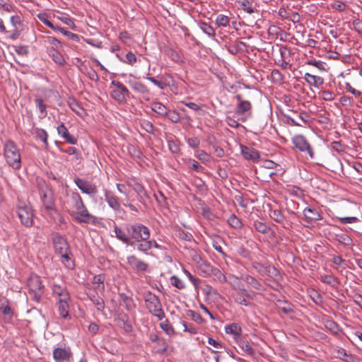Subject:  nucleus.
I'll return each instance as SVG.
<instances>
[{
	"label": "nucleus",
	"mask_w": 362,
	"mask_h": 362,
	"mask_svg": "<svg viewBox=\"0 0 362 362\" xmlns=\"http://www.w3.org/2000/svg\"><path fill=\"white\" fill-rule=\"evenodd\" d=\"M71 200L73 202V206L75 211L71 213V215L78 223H95L96 222V218L88 212L78 193H72Z\"/></svg>",
	"instance_id": "nucleus-1"
},
{
	"label": "nucleus",
	"mask_w": 362,
	"mask_h": 362,
	"mask_svg": "<svg viewBox=\"0 0 362 362\" xmlns=\"http://www.w3.org/2000/svg\"><path fill=\"white\" fill-rule=\"evenodd\" d=\"M52 243L55 252L61 256V261L68 269H74V264L71 259V250L67 240L59 233H54L52 235Z\"/></svg>",
	"instance_id": "nucleus-2"
},
{
	"label": "nucleus",
	"mask_w": 362,
	"mask_h": 362,
	"mask_svg": "<svg viewBox=\"0 0 362 362\" xmlns=\"http://www.w3.org/2000/svg\"><path fill=\"white\" fill-rule=\"evenodd\" d=\"M146 308L149 313L157 317L158 320L165 317V313L162 308V305L159 298L151 291H147L144 295Z\"/></svg>",
	"instance_id": "nucleus-3"
},
{
	"label": "nucleus",
	"mask_w": 362,
	"mask_h": 362,
	"mask_svg": "<svg viewBox=\"0 0 362 362\" xmlns=\"http://www.w3.org/2000/svg\"><path fill=\"white\" fill-rule=\"evenodd\" d=\"M127 230L130 238L134 240V243L140 240H145L151 236L150 229L141 223H137L129 225L127 226Z\"/></svg>",
	"instance_id": "nucleus-4"
},
{
	"label": "nucleus",
	"mask_w": 362,
	"mask_h": 362,
	"mask_svg": "<svg viewBox=\"0 0 362 362\" xmlns=\"http://www.w3.org/2000/svg\"><path fill=\"white\" fill-rule=\"evenodd\" d=\"M41 200L45 211L49 214L53 215L57 213L55 209L53 192L46 185H44L40 189Z\"/></svg>",
	"instance_id": "nucleus-5"
},
{
	"label": "nucleus",
	"mask_w": 362,
	"mask_h": 362,
	"mask_svg": "<svg viewBox=\"0 0 362 362\" xmlns=\"http://www.w3.org/2000/svg\"><path fill=\"white\" fill-rule=\"evenodd\" d=\"M18 216L22 224L30 227L33 223V211L29 204H20L17 209Z\"/></svg>",
	"instance_id": "nucleus-6"
},
{
	"label": "nucleus",
	"mask_w": 362,
	"mask_h": 362,
	"mask_svg": "<svg viewBox=\"0 0 362 362\" xmlns=\"http://www.w3.org/2000/svg\"><path fill=\"white\" fill-rule=\"evenodd\" d=\"M111 84L116 88L111 92V96L113 99L118 102H123L126 100L127 98L129 97L130 93L122 83L119 81L113 80Z\"/></svg>",
	"instance_id": "nucleus-7"
},
{
	"label": "nucleus",
	"mask_w": 362,
	"mask_h": 362,
	"mask_svg": "<svg viewBox=\"0 0 362 362\" xmlns=\"http://www.w3.org/2000/svg\"><path fill=\"white\" fill-rule=\"evenodd\" d=\"M127 262L129 267L136 272H146L148 268V264L135 255H129L127 257Z\"/></svg>",
	"instance_id": "nucleus-8"
},
{
	"label": "nucleus",
	"mask_w": 362,
	"mask_h": 362,
	"mask_svg": "<svg viewBox=\"0 0 362 362\" xmlns=\"http://www.w3.org/2000/svg\"><path fill=\"white\" fill-rule=\"evenodd\" d=\"M74 181L82 192L90 196H95L98 193L97 187L91 182L77 177L74 179Z\"/></svg>",
	"instance_id": "nucleus-9"
},
{
	"label": "nucleus",
	"mask_w": 362,
	"mask_h": 362,
	"mask_svg": "<svg viewBox=\"0 0 362 362\" xmlns=\"http://www.w3.org/2000/svg\"><path fill=\"white\" fill-rule=\"evenodd\" d=\"M293 143L296 148L300 151L306 152L310 157H313L314 153L307 139L303 135H296L293 138Z\"/></svg>",
	"instance_id": "nucleus-10"
},
{
	"label": "nucleus",
	"mask_w": 362,
	"mask_h": 362,
	"mask_svg": "<svg viewBox=\"0 0 362 362\" xmlns=\"http://www.w3.org/2000/svg\"><path fill=\"white\" fill-rule=\"evenodd\" d=\"M39 18L44 24H45L49 28L53 29L55 31H59V32L62 33L63 35L68 37L69 39L72 40L73 41H76V42L78 41L79 37H78V35L73 33L70 31H68V30H65L64 28L55 26L51 21H48L45 17H42L40 15L39 16Z\"/></svg>",
	"instance_id": "nucleus-11"
},
{
	"label": "nucleus",
	"mask_w": 362,
	"mask_h": 362,
	"mask_svg": "<svg viewBox=\"0 0 362 362\" xmlns=\"http://www.w3.org/2000/svg\"><path fill=\"white\" fill-rule=\"evenodd\" d=\"M72 353L69 347H57L53 349V358L56 362H65L70 359Z\"/></svg>",
	"instance_id": "nucleus-12"
},
{
	"label": "nucleus",
	"mask_w": 362,
	"mask_h": 362,
	"mask_svg": "<svg viewBox=\"0 0 362 362\" xmlns=\"http://www.w3.org/2000/svg\"><path fill=\"white\" fill-rule=\"evenodd\" d=\"M129 85L131 88L137 93L141 95L142 98L149 101L151 99V91L149 88L141 81H130Z\"/></svg>",
	"instance_id": "nucleus-13"
},
{
	"label": "nucleus",
	"mask_w": 362,
	"mask_h": 362,
	"mask_svg": "<svg viewBox=\"0 0 362 362\" xmlns=\"http://www.w3.org/2000/svg\"><path fill=\"white\" fill-rule=\"evenodd\" d=\"M6 158H21L20 150L13 141H8L4 146Z\"/></svg>",
	"instance_id": "nucleus-14"
},
{
	"label": "nucleus",
	"mask_w": 362,
	"mask_h": 362,
	"mask_svg": "<svg viewBox=\"0 0 362 362\" xmlns=\"http://www.w3.org/2000/svg\"><path fill=\"white\" fill-rule=\"evenodd\" d=\"M70 303L71 299L57 302L58 313L60 317L64 320L71 318L69 315Z\"/></svg>",
	"instance_id": "nucleus-15"
},
{
	"label": "nucleus",
	"mask_w": 362,
	"mask_h": 362,
	"mask_svg": "<svg viewBox=\"0 0 362 362\" xmlns=\"http://www.w3.org/2000/svg\"><path fill=\"white\" fill-rule=\"evenodd\" d=\"M57 130L58 134L66 142L70 144H76L77 143V139L69 134V130L63 123L57 127Z\"/></svg>",
	"instance_id": "nucleus-16"
},
{
	"label": "nucleus",
	"mask_w": 362,
	"mask_h": 362,
	"mask_svg": "<svg viewBox=\"0 0 362 362\" xmlns=\"http://www.w3.org/2000/svg\"><path fill=\"white\" fill-rule=\"evenodd\" d=\"M30 293L40 292L42 290L43 285L40 277L37 275H32L28 281Z\"/></svg>",
	"instance_id": "nucleus-17"
},
{
	"label": "nucleus",
	"mask_w": 362,
	"mask_h": 362,
	"mask_svg": "<svg viewBox=\"0 0 362 362\" xmlns=\"http://www.w3.org/2000/svg\"><path fill=\"white\" fill-rule=\"evenodd\" d=\"M336 357L341 359L344 362H360L358 356L351 354L347 353L343 348H339L337 350Z\"/></svg>",
	"instance_id": "nucleus-18"
},
{
	"label": "nucleus",
	"mask_w": 362,
	"mask_h": 362,
	"mask_svg": "<svg viewBox=\"0 0 362 362\" xmlns=\"http://www.w3.org/2000/svg\"><path fill=\"white\" fill-rule=\"evenodd\" d=\"M105 198L110 207L117 211L120 210V204L119 202L118 198L116 196L110 192H105Z\"/></svg>",
	"instance_id": "nucleus-19"
},
{
	"label": "nucleus",
	"mask_w": 362,
	"mask_h": 362,
	"mask_svg": "<svg viewBox=\"0 0 362 362\" xmlns=\"http://www.w3.org/2000/svg\"><path fill=\"white\" fill-rule=\"evenodd\" d=\"M303 214L308 222L316 221L322 219L320 214L314 208H305Z\"/></svg>",
	"instance_id": "nucleus-20"
},
{
	"label": "nucleus",
	"mask_w": 362,
	"mask_h": 362,
	"mask_svg": "<svg viewBox=\"0 0 362 362\" xmlns=\"http://www.w3.org/2000/svg\"><path fill=\"white\" fill-rule=\"evenodd\" d=\"M225 332L226 334H233L236 341L240 337L242 329L238 324L232 323L225 327Z\"/></svg>",
	"instance_id": "nucleus-21"
},
{
	"label": "nucleus",
	"mask_w": 362,
	"mask_h": 362,
	"mask_svg": "<svg viewBox=\"0 0 362 362\" xmlns=\"http://www.w3.org/2000/svg\"><path fill=\"white\" fill-rule=\"evenodd\" d=\"M48 53L49 57L52 59V60L59 66H64L66 64V60L63 55L59 52L58 49H56L54 47H51L48 50Z\"/></svg>",
	"instance_id": "nucleus-22"
},
{
	"label": "nucleus",
	"mask_w": 362,
	"mask_h": 362,
	"mask_svg": "<svg viewBox=\"0 0 362 362\" xmlns=\"http://www.w3.org/2000/svg\"><path fill=\"white\" fill-rule=\"evenodd\" d=\"M114 232L116 237L125 244L134 245V242L131 240L130 237L120 228L115 226Z\"/></svg>",
	"instance_id": "nucleus-23"
},
{
	"label": "nucleus",
	"mask_w": 362,
	"mask_h": 362,
	"mask_svg": "<svg viewBox=\"0 0 362 362\" xmlns=\"http://www.w3.org/2000/svg\"><path fill=\"white\" fill-rule=\"evenodd\" d=\"M252 105L250 101H240V103H238L236 106L235 112L238 115H243L245 114L250 115V110Z\"/></svg>",
	"instance_id": "nucleus-24"
},
{
	"label": "nucleus",
	"mask_w": 362,
	"mask_h": 362,
	"mask_svg": "<svg viewBox=\"0 0 362 362\" xmlns=\"http://www.w3.org/2000/svg\"><path fill=\"white\" fill-rule=\"evenodd\" d=\"M305 80L310 86L318 88L324 83V79L318 76L312 75L309 73H306L304 76Z\"/></svg>",
	"instance_id": "nucleus-25"
},
{
	"label": "nucleus",
	"mask_w": 362,
	"mask_h": 362,
	"mask_svg": "<svg viewBox=\"0 0 362 362\" xmlns=\"http://www.w3.org/2000/svg\"><path fill=\"white\" fill-rule=\"evenodd\" d=\"M276 307L285 314H290L294 312L293 305L286 300H278Z\"/></svg>",
	"instance_id": "nucleus-26"
},
{
	"label": "nucleus",
	"mask_w": 362,
	"mask_h": 362,
	"mask_svg": "<svg viewBox=\"0 0 362 362\" xmlns=\"http://www.w3.org/2000/svg\"><path fill=\"white\" fill-rule=\"evenodd\" d=\"M89 299L93 302V303L96 307V309L99 311H103L105 308V302L104 300L99 296L97 292L93 293H90L88 295Z\"/></svg>",
	"instance_id": "nucleus-27"
},
{
	"label": "nucleus",
	"mask_w": 362,
	"mask_h": 362,
	"mask_svg": "<svg viewBox=\"0 0 362 362\" xmlns=\"http://www.w3.org/2000/svg\"><path fill=\"white\" fill-rule=\"evenodd\" d=\"M241 152L244 158H259V152L252 147L241 146Z\"/></svg>",
	"instance_id": "nucleus-28"
},
{
	"label": "nucleus",
	"mask_w": 362,
	"mask_h": 362,
	"mask_svg": "<svg viewBox=\"0 0 362 362\" xmlns=\"http://www.w3.org/2000/svg\"><path fill=\"white\" fill-rule=\"evenodd\" d=\"M127 185L129 187H132L133 189L141 197H142L143 196L146 195V192H145V189H144L143 185L141 183L136 182L135 180H134V179H128L127 180Z\"/></svg>",
	"instance_id": "nucleus-29"
},
{
	"label": "nucleus",
	"mask_w": 362,
	"mask_h": 362,
	"mask_svg": "<svg viewBox=\"0 0 362 362\" xmlns=\"http://www.w3.org/2000/svg\"><path fill=\"white\" fill-rule=\"evenodd\" d=\"M119 300L128 311L133 310L136 307L133 299L125 293H119Z\"/></svg>",
	"instance_id": "nucleus-30"
},
{
	"label": "nucleus",
	"mask_w": 362,
	"mask_h": 362,
	"mask_svg": "<svg viewBox=\"0 0 362 362\" xmlns=\"http://www.w3.org/2000/svg\"><path fill=\"white\" fill-rule=\"evenodd\" d=\"M136 250L144 254H148V251L151 250V239L147 238L145 240H140L136 242Z\"/></svg>",
	"instance_id": "nucleus-31"
},
{
	"label": "nucleus",
	"mask_w": 362,
	"mask_h": 362,
	"mask_svg": "<svg viewBox=\"0 0 362 362\" xmlns=\"http://www.w3.org/2000/svg\"><path fill=\"white\" fill-rule=\"evenodd\" d=\"M35 103L40 111L39 118H45L47 115V112L46 110L47 105L45 103L44 100L40 97H36L35 98Z\"/></svg>",
	"instance_id": "nucleus-32"
},
{
	"label": "nucleus",
	"mask_w": 362,
	"mask_h": 362,
	"mask_svg": "<svg viewBox=\"0 0 362 362\" xmlns=\"http://www.w3.org/2000/svg\"><path fill=\"white\" fill-rule=\"evenodd\" d=\"M197 269L204 274V276H211L213 266L207 261L203 259L197 265Z\"/></svg>",
	"instance_id": "nucleus-33"
},
{
	"label": "nucleus",
	"mask_w": 362,
	"mask_h": 362,
	"mask_svg": "<svg viewBox=\"0 0 362 362\" xmlns=\"http://www.w3.org/2000/svg\"><path fill=\"white\" fill-rule=\"evenodd\" d=\"M236 342L239 347L245 352L247 354L250 356H252L255 353L254 349L250 345L249 342L246 340H244L241 337H240L238 340H236Z\"/></svg>",
	"instance_id": "nucleus-34"
},
{
	"label": "nucleus",
	"mask_w": 362,
	"mask_h": 362,
	"mask_svg": "<svg viewBox=\"0 0 362 362\" xmlns=\"http://www.w3.org/2000/svg\"><path fill=\"white\" fill-rule=\"evenodd\" d=\"M243 280L249 285H250L253 288L257 290V291H262L264 287L262 284L258 281L254 277L246 275L243 277Z\"/></svg>",
	"instance_id": "nucleus-35"
},
{
	"label": "nucleus",
	"mask_w": 362,
	"mask_h": 362,
	"mask_svg": "<svg viewBox=\"0 0 362 362\" xmlns=\"http://www.w3.org/2000/svg\"><path fill=\"white\" fill-rule=\"evenodd\" d=\"M253 268L261 275L268 274L271 272V270H275V268L272 266H264L259 262H254Z\"/></svg>",
	"instance_id": "nucleus-36"
},
{
	"label": "nucleus",
	"mask_w": 362,
	"mask_h": 362,
	"mask_svg": "<svg viewBox=\"0 0 362 362\" xmlns=\"http://www.w3.org/2000/svg\"><path fill=\"white\" fill-rule=\"evenodd\" d=\"M165 54L173 62H180L182 61V54L180 53V52L176 51L172 48H166L165 49Z\"/></svg>",
	"instance_id": "nucleus-37"
},
{
	"label": "nucleus",
	"mask_w": 362,
	"mask_h": 362,
	"mask_svg": "<svg viewBox=\"0 0 362 362\" xmlns=\"http://www.w3.org/2000/svg\"><path fill=\"white\" fill-rule=\"evenodd\" d=\"M151 109L153 111L165 117L168 114V108L160 102H154L151 104Z\"/></svg>",
	"instance_id": "nucleus-38"
},
{
	"label": "nucleus",
	"mask_w": 362,
	"mask_h": 362,
	"mask_svg": "<svg viewBox=\"0 0 362 362\" xmlns=\"http://www.w3.org/2000/svg\"><path fill=\"white\" fill-rule=\"evenodd\" d=\"M0 310L1 313L4 315L5 320L9 321L11 320L13 316V311L11 307L8 305V302L2 303L0 305Z\"/></svg>",
	"instance_id": "nucleus-39"
},
{
	"label": "nucleus",
	"mask_w": 362,
	"mask_h": 362,
	"mask_svg": "<svg viewBox=\"0 0 362 362\" xmlns=\"http://www.w3.org/2000/svg\"><path fill=\"white\" fill-rule=\"evenodd\" d=\"M233 298L234 300L240 305L247 306L250 304L245 298V294L241 291H236L233 294Z\"/></svg>",
	"instance_id": "nucleus-40"
},
{
	"label": "nucleus",
	"mask_w": 362,
	"mask_h": 362,
	"mask_svg": "<svg viewBox=\"0 0 362 362\" xmlns=\"http://www.w3.org/2000/svg\"><path fill=\"white\" fill-rule=\"evenodd\" d=\"M215 23L218 27H227L230 23V18L224 14H218L216 17Z\"/></svg>",
	"instance_id": "nucleus-41"
},
{
	"label": "nucleus",
	"mask_w": 362,
	"mask_h": 362,
	"mask_svg": "<svg viewBox=\"0 0 362 362\" xmlns=\"http://www.w3.org/2000/svg\"><path fill=\"white\" fill-rule=\"evenodd\" d=\"M238 4H240L241 8L247 13L252 14L255 13V10L253 6V4L250 0L239 1Z\"/></svg>",
	"instance_id": "nucleus-42"
},
{
	"label": "nucleus",
	"mask_w": 362,
	"mask_h": 362,
	"mask_svg": "<svg viewBox=\"0 0 362 362\" xmlns=\"http://www.w3.org/2000/svg\"><path fill=\"white\" fill-rule=\"evenodd\" d=\"M269 216L276 223L284 224L285 217L280 210H271Z\"/></svg>",
	"instance_id": "nucleus-43"
},
{
	"label": "nucleus",
	"mask_w": 362,
	"mask_h": 362,
	"mask_svg": "<svg viewBox=\"0 0 362 362\" xmlns=\"http://www.w3.org/2000/svg\"><path fill=\"white\" fill-rule=\"evenodd\" d=\"M228 224L235 228L240 229L243 227V223L235 214H232L228 219Z\"/></svg>",
	"instance_id": "nucleus-44"
},
{
	"label": "nucleus",
	"mask_w": 362,
	"mask_h": 362,
	"mask_svg": "<svg viewBox=\"0 0 362 362\" xmlns=\"http://www.w3.org/2000/svg\"><path fill=\"white\" fill-rule=\"evenodd\" d=\"M33 134L37 139L41 140L45 144L47 145L48 134L45 129L36 128L33 130Z\"/></svg>",
	"instance_id": "nucleus-45"
},
{
	"label": "nucleus",
	"mask_w": 362,
	"mask_h": 362,
	"mask_svg": "<svg viewBox=\"0 0 362 362\" xmlns=\"http://www.w3.org/2000/svg\"><path fill=\"white\" fill-rule=\"evenodd\" d=\"M253 227L257 231L262 234L267 233L269 230V227L265 223L259 221H254Z\"/></svg>",
	"instance_id": "nucleus-46"
},
{
	"label": "nucleus",
	"mask_w": 362,
	"mask_h": 362,
	"mask_svg": "<svg viewBox=\"0 0 362 362\" xmlns=\"http://www.w3.org/2000/svg\"><path fill=\"white\" fill-rule=\"evenodd\" d=\"M200 28L204 33H206L209 37H214L216 35V32L214 28L206 23H202L200 24Z\"/></svg>",
	"instance_id": "nucleus-47"
},
{
	"label": "nucleus",
	"mask_w": 362,
	"mask_h": 362,
	"mask_svg": "<svg viewBox=\"0 0 362 362\" xmlns=\"http://www.w3.org/2000/svg\"><path fill=\"white\" fill-rule=\"evenodd\" d=\"M116 56L120 61L132 66L136 62L137 59L136 55L132 52H129L126 54V60H122V59L119 57L118 54H117Z\"/></svg>",
	"instance_id": "nucleus-48"
},
{
	"label": "nucleus",
	"mask_w": 362,
	"mask_h": 362,
	"mask_svg": "<svg viewBox=\"0 0 362 362\" xmlns=\"http://www.w3.org/2000/svg\"><path fill=\"white\" fill-rule=\"evenodd\" d=\"M320 280L323 283L330 285L332 286H334L335 284L338 283L337 279L333 276L332 275H321Z\"/></svg>",
	"instance_id": "nucleus-49"
},
{
	"label": "nucleus",
	"mask_w": 362,
	"mask_h": 362,
	"mask_svg": "<svg viewBox=\"0 0 362 362\" xmlns=\"http://www.w3.org/2000/svg\"><path fill=\"white\" fill-rule=\"evenodd\" d=\"M170 284L178 289H184L185 284L178 276L174 275L170 278Z\"/></svg>",
	"instance_id": "nucleus-50"
},
{
	"label": "nucleus",
	"mask_w": 362,
	"mask_h": 362,
	"mask_svg": "<svg viewBox=\"0 0 362 362\" xmlns=\"http://www.w3.org/2000/svg\"><path fill=\"white\" fill-rule=\"evenodd\" d=\"M212 270L211 276H214L220 282H226L227 281L226 276L219 269L213 267Z\"/></svg>",
	"instance_id": "nucleus-51"
},
{
	"label": "nucleus",
	"mask_w": 362,
	"mask_h": 362,
	"mask_svg": "<svg viewBox=\"0 0 362 362\" xmlns=\"http://www.w3.org/2000/svg\"><path fill=\"white\" fill-rule=\"evenodd\" d=\"M45 42L52 45V47L58 49L62 45L61 42L54 37L47 36L45 37Z\"/></svg>",
	"instance_id": "nucleus-52"
},
{
	"label": "nucleus",
	"mask_w": 362,
	"mask_h": 362,
	"mask_svg": "<svg viewBox=\"0 0 362 362\" xmlns=\"http://www.w3.org/2000/svg\"><path fill=\"white\" fill-rule=\"evenodd\" d=\"M181 324L184 327V331L190 333L191 334H195L198 332L197 328L191 323H187L185 321H182Z\"/></svg>",
	"instance_id": "nucleus-53"
},
{
	"label": "nucleus",
	"mask_w": 362,
	"mask_h": 362,
	"mask_svg": "<svg viewBox=\"0 0 362 362\" xmlns=\"http://www.w3.org/2000/svg\"><path fill=\"white\" fill-rule=\"evenodd\" d=\"M257 162H259L260 165L268 169H274L276 168L278 165L274 162L273 160H256Z\"/></svg>",
	"instance_id": "nucleus-54"
},
{
	"label": "nucleus",
	"mask_w": 362,
	"mask_h": 362,
	"mask_svg": "<svg viewBox=\"0 0 362 362\" xmlns=\"http://www.w3.org/2000/svg\"><path fill=\"white\" fill-rule=\"evenodd\" d=\"M184 273L188 277L189 280L192 283L195 288L198 289L201 280L199 278L192 276V274L186 269L184 270Z\"/></svg>",
	"instance_id": "nucleus-55"
},
{
	"label": "nucleus",
	"mask_w": 362,
	"mask_h": 362,
	"mask_svg": "<svg viewBox=\"0 0 362 362\" xmlns=\"http://www.w3.org/2000/svg\"><path fill=\"white\" fill-rule=\"evenodd\" d=\"M104 281H105L104 275L103 274H98V275H95V276H93V280H92V283L93 284H98V288H100V285L102 284L101 290L104 291L105 290V286L103 285Z\"/></svg>",
	"instance_id": "nucleus-56"
},
{
	"label": "nucleus",
	"mask_w": 362,
	"mask_h": 362,
	"mask_svg": "<svg viewBox=\"0 0 362 362\" xmlns=\"http://www.w3.org/2000/svg\"><path fill=\"white\" fill-rule=\"evenodd\" d=\"M337 240L343 244L344 245H351L352 244V239L346 234H341L339 235H337Z\"/></svg>",
	"instance_id": "nucleus-57"
},
{
	"label": "nucleus",
	"mask_w": 362,
	"mask_h": 362,
	"mask_svg": "<svg viewBox=\"0 0 362 362\" xmlns=\"http://www.w3.org/2000/svg\"><path fill=\"white\" fill-rule=\"evenodd\" d=\"M325 326L334 334H337L339 330L338 325L333 320H327Z\"/></svg>",
	"instance_id": "nucleus-58"
},
{
	"label": "nucleus",
	"mask_w": 362,
	"mask_h": 362,
	"mask_svg": "<svg viewBox=\"0 0 362 362\" xmlns=\"http://www.w3.org/2000/svg\"><path fill=\"white\" fill-rule=\"evenodd\" d=\"M141 126L146 132L149 134H153L154 127L153 124L147 120H143L141 122Z\"/></svg>",
	"instance_id": "nucleus-59"
},
{
	"label": "nucleus",
	"mask_w": 362,
	"mask_h": 362,
	"mask_svg": "<svg viewBox=\"0 0 362 362\" xmlns=\"http://www.w3.org/2000/svg\"><path fill=\"white\" fill-rule=\"evenodd\" d=\"M11 23L13 28L23 29V23L19 16H13L11 17Z\"/></svg>",
	"instance_id": "nucleus-60"
},
{
	"label": "nucleus",
	"mask_w": 362,
	"mask_h": 362,
	"mask_svg": "<svg viewBox=\"0 0 362 362\" xmlns=\"http://www.w3.org/2000/svg\"><path fill=\"white\" fill-rule=\"evenodd\" d=\"M348 165H351L356 172L362 174V163L356 161L355 160H345Z\"/></svg>",
	"instance_id": "nucleus-61"
},
{
	"label": "nucleus",
	"mask_w": 362,
	"mask_h": 362,
	"mask_svg": "<svg viewBox=\"0 0 362 362\" xmlns=\"http://www.w3.org/2000/svg\"><path fill=\"white\" fill-rule=\"evenodd\" d=\"M331 7L337 11L341 12L346 10V5L341 1H336L331 4Z\"/></svg>",
	"instance_id": "nucleus-62"
},
{
	"label": "nucleus",
	"mask_w": 362,
	"mask_h": 362,
	"mask_svg": "<svg viewBox=\"0 0 362 362\" xmlns=\"http://www.w3.org/2000/svg\"><path fill=\"white\" fill-rule=\"evenodd\" d=\"M54 297L57 298V302L71 299L70 294L67 289L59 293H57V295H54Z\"/></svg>",
	"instance_id": "nucleus-63"
},
{
	"label": "nucleus",
	"mask_w": 362,
	"mask_h": 362,
	"mask_svg": "<svg viewBox=\"0 0 362 362\" xmlns=\"http://www.w3.org/2000/svg\"><path fill=\"white\" fill-rule=\"evenodd\" d=\"M165 117H168V119L173 122H177L180 120L179 114L174 110H168V114Z\"/></svg>",
	"instance_id": "nucleus-64"
}]
</instances>
